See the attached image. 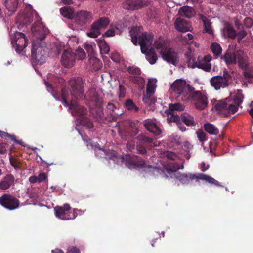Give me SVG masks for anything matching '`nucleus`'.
Instances as JSON below:
<instances>
[{
    "label": "nucleus",
    "mask_w": 253,
    "mask_h": 253,
    "mask_svg": "<svg viewBox=\"0 0 253 253\" xmlns=\"http://www.w3.org/2000/svg\"><path fill=\"white\" fill-rule=\"evenodd\" d=\"M71 89L64 87L61 89V100L63 104L69 106L72 113L79 118L85 116L87 110L84 107L79 105L77 100L83 99L84 86L82 79L80 77H74L69 80Z\"/></svg>",
    "instance_id": "nucleus-1"
},
{
    "label": "nucleus",
    "mask_w": 253,
    "mask_h": 253,
    "mask_svg": "<svg viewBox=\"0 0 253 253\" xmlns=\"http://www.w3.org/2000/svg\"><path fill=\"white\" fill-rule=\"evenodd\" d=\"M31 31L36 38V40L32 43V58L37 64L41 65L45 62L46 58V51L44 48L45 43L42 41L49 31L41 19L35 22L31 28Z\"/></svg>",
    "instance_id": "nucleus-2"
},
{
    "label": "nucleus",
    "mask_w": 253,
    "mask_h": 253,
    "mask_svg": "<svg viewBox=\"0 0 253 253\" xmlns=\"http://www.w3.org/2000/svg\"><path fill=\"white\" fill-rule=\"evenodd\" d=\"M142 28L139 27L132 28L129 31L132 43L136 45L139 41L142 53L145 55L156 54L154 48L148 49V46L152 44L153 36L151 34L147 32L142 33Z\"/></svg>",
    "instance_id": "nucleus-3"
},
{
    "label": "nucleus",
    "mask_w": 253,
    "mask_h": 253,
    "mask_svg": "<svg viewBox=\"0 0 253 253\" xmlns=\"http://www.w3.org/2000/svg\"><path fill=\"white\" fill-rule=\"evenodd\" d=\"M243 99L242 90H238L236 95L233 99L227 98L224 100L218 101L215 105V109L219 114L228 117L230 114H234L237 111Z\"/></svg>",
    "instance_id": "nucleus-4"
},
{
    "label": "nucleus",
    "mask_w": 253,
    "mask_h": 253,
    "mask_svg": "<svg viewBox=\"0 0 253 253\" xmlns=\"http://www.w3.org/2000/svg\"><path fill=\"white\" fill-rule=\"evenodd\" d=\"M171 88L177 94V98L182 101L190 100L191 95L195 91V88L183 80H176L171 86Z\"/></svg>",
    "instance_id": "nucleus-5"
},
{
    "label": "nucleus",
    "mask_w": 253,
    "mask_h": 253,
    "mask_svg": "<svg viewBox=\"0 0 253 253\" xmlns=\"http://www.w3.org/2000/svg\"><path fill=\"white\" fill-rule=\"evenodd\" d=\"M190 101L192 102L195 108L199 110L205 109L209 103L208 96L205 92L196 90L192 94Z\"/></svg>",
    "instance_id": "nucleus-6"
},
{
    "label": "nucleus",
    "mask_w": 253,
    "mask_h": 253,
    "mask_svg": "<svg viewBox=\"0 0 253 253\" xmlns=\"http://www.w3.org/2000/svg\"><path fill=\"white\" fill-rule=\"evenodd\" d=\"M109 23L108 18L103 17L94 21L91 26L89 32H87V36L90 38H95L101 34V30L107 27Z\"/></svg>",
    "instance_id": "nucleus-7"
},
{
    "label": "nucleus",
    "mask_w": 253,
    "mask_h": 253,
    "mask_svg": "<svg viewBox=\"0 0 253 253\" xmlns=\"http://www.w3.org/2000/svg\"><path fill=\"white\" fill-rule=\"evenodd\" d=\"M232 77L227 71H223V76H216L211 78L210 80L211 84L216 90L221 87L225 88L229 86Z\"/></svg>",
    "instance_id": "nucleus-8"
},
{
    "label": "nucleus",
    "mask_w": 253,
    "mask_h": 253,
    "mask_svg": "<svg viewBox=\"0 0 253 253\" xmlns=\"http://www.w3.org/2000/svg\"><path fill=\"white\" fill-rule=\"evenodd\" d=\"M122 162L129 168H143L146 164V161L141 157L133 155L126 154L122 156Z\"/></svg>",
    "instance_id": "nucleus-9"
},
{
    "label": "nucleus",
    "mask_w": 253,
    "mask_h": 253,
    "mask_svg": "<svg viewBox=\"0 0 253 253\" xmlns=\"http://www.w3.org/2000/svg\"><path fill=\"white\" fill-rule=\"evenodd\" d=\"M11 42L17 53H20L27 46L28 40L24 34L16 32L13 37L11 36Z\"/></svg>",
    "instance_id": "nucleus-10"
},
{
    "label": "nucleus",
    "mask_w": 253,
    "mask_h": 253,
    "mask_svg": "<svg viewBox=\"0 0 253 253\" xmlns=\"http://www.w3.org/2000/svg\"><path fill=\"white\" fill-rule=\"evenodd\" d=\"M0 204L9 210H14L19 207V200L10 194H4L0 197Z\"/></svg>",
    "instance_id": "nucleus-11"
},
{
    "label": "nucleus",
    "mask_w": 253,
    "mask_h": 253,
    "mask_svg": "<svg viewBox=\"0 0 253 253\" xmlns=\"http://www.w3.org/2000/svg\"><path fill=\"white\" fill-rule=\"evenodd\" d=\"M71 208L68 204H65L63 206H57L54 208L55 214L57 217L62 220L74 219L76 216L74 212H71Z\"/></svg>",
    "instance_id": "nucleus-12"
},
{
    "label": "nucleus",
    "mask_w": 253,
    "mask_h": 253,
    "mask_svg": "<svg viewBox=\"0 0 253 253\" xmlns=\"http://www.w3.org/2000/svg\"><path fill=\"white\" fill-rule=\"evenodd\" d=\"M92 19L93 15L91 12L80 10L75 13L73 22L78 26L83 27L89 23Z\"/></svg>",
    "instance_id": "nucleus-13"
},
{
    "label": "nucleus",
    "mask_w": 253,
    "mask_h": 253,
    "mask_svg": "<svg viewBox=\"0 0 253 253\" xmlns=\"http://www.w3.org/2000/svg\"><path fill=\"white\" fill-rule=\"evenodd\" d=\"M160 54L162 58L169 63L175 65L178 62L177 53L171 48L162 49L160 51Z\"/></svg>",
    "instance_id": "nucleus-14"
},
{
    "label": "nucleus",
    "mask_w": 253,
    "mask_h": 253,
    "mask_svg": "<svg viewBox=\"0 0 253 253\" xmlns=\"http://www.w3.org/2000/svg\"><path fill=\"white\" fill-rule=\"evenodd\" d=\"M83 99H84L90 106L100 105L102 103V101L99 97L96 89L93 88L89 89L85 95L84 94Z\"/></svg>",
    "instance_id": "nucleus-15"
},
{
    "label": "nucleus",
    "mask_w": 253,
    "mask_h": 253,
    "mask_svg": "<svg viewBox=\"0 0 253 253\" xmlns=\"http://www.w3.org/2000/svg\"><path fill=\"white\" fill-rule=\"evenodd\" d=\"M76 59V53L72 51L65 50L62 55L61 62L65 67L70 68L74 65Z\"/></svg>",
    "instance_id": "nucleus-16"
},
{
    "label": "nucleus",
    "mask_w": 253,
    "mask_h": 253,
    "mask_svg": "<svg viewBox=\"0 0 253 253\" xmlns=\"http://www.w3.org/2000/svg\"><path fill=\"white\" fill-rule=\"evenodd\" d=\"M188 67L191 68H195L197 67L199 69H202L206 72H210L211 69V64H202V62L200 60H196V59L191 57L188 58L187 61Z\"/></svg>",
    "instance_id": "nucleus-17"
},
{
    "label": "nucleus",
    "mask_w": 253,
    "mask_h": 253,
    "mask_svg": "<svg viewBox=\"0 0 253 253\" xmlns=\"http://www.w3.org/2000/svg\"><path fill=\"white\" fill-rule=\"evenodd\" d=\"M143 125L148 131L155 136L160 135L162 133L161 129L157 125L155 121L153 120H145L143 122Z\"/></svg>",
    "instance_id": "nucleus-18"
},
{
    "label": "nucleus",
    "mask_w": 253,
    "mask_h": 253,
    "mask_svg": "<svg viewBox=\"0 0 253 253\" xmlns=\"http://www.w3.org/2000/svg\"><path fill=\"white\" fill-rule=\"evenodd\" d=\"M106 108L110 115L109 121H117L119 116L122 114V111L119 110L116 105L111 102L108 103Z\"/></svg>",
    "instance_id": "nucleus-19"
},
{
    "label": "nucleus",
    "mask_w": 253,
    "mask_h": 253,
    "mask_svg": "<svg viewBox=\"0 0 253 253\" xmlns=\"http://www.w3.org/2000/svg\"><path fill=\"white\" fill-rule=\"evenodd\" d=\"M175 29L179 32H186L190 30L191 27L189 21L183 19L181 17L177 18L175 22Z\"/></svg>",
    "instance_id": "nucleus-20"
},
{
    "label": "nucleus",
    "mask_w": 253,
    "mask_h": 253,
    "mask_svg": "<svg viewBox=\"0 0 253 253\" xmlns=\"http://www.w3.org/2000/svg\"><path fill=\"white\" fill-rule=\"evenodd\" d=\"M195 174L175 172L171 175V178L178 180L182 184H188L190 180L194 179Z\"/></svg>",
    "instance_id": "nucleus-21"
},
{
    "label": "nucleus",
    "mask_w": 253,
    "mask_h": 253,
    "mask_svg": "<svg viewBox=\"0 0 253 253\" xmlns=\"http://www.w3.org/2000/svg\"><path fill=\"white\" fill-rule=\"evenodd\" d=\"M239 51V50H237L233 52L231 51L227 50L224 55L222 56L221 58L227 65L236 64L238 57L237 55L238 54Z\"/></svg>",
    "instance_id": "nucleus-22"
},
{
    "label": "nucleus",
    "mask_w": 253,
    "mask_h": 253,
    "mask_svg": "<svg viewBox=\"0 0 253 253\" xmlns=\"http://www.w3.org/2000/svg\"><path fill=\"white\" fill-rule=\"evenodd\" d=\"M19 4V0H5L4 5L8 10V16L12 15L17 10Z\"/></svg>",
    "instance_id": "nucleus-23"
},
{
    "label": "nucleus",
    "mask_w": 253,
    "mask_h": 253,
    "mask_svg": "<svg viewBox=\"0 0 253 253\" xmlns=\"http://www.w3.org/2000/svg\"><path fill=\"white\" fill-rule=\"evenodd\" d=\"M14 180L15 178L12 174H7L0 182V188L2 190L8 189L14 183Z\"/></svg>",
    "instance_id": "nucleus-24"
},
{
    "label": "nucleus",
    "mask_w": 253,
    "mask_h": 253,
    "mask_svg": "<svg viewBox=\"0 0 253 253\" xmlns=\"http://www.w3.org/2000/svg\"><path fill=\"white\" fill-rule=\"evenodd\" d=\"M61 14L67 19L72 20L74 21V18L75 15L74 9L71 6H64L60 9Z\"/></svg>",
    "instance_id": "nucleus-25"
},
{
    "label": "nucleus",
    "mask_w": 253,
    "mask_h": 253,
    "mask_svg": "<svg viewBox=\"0 0 253 253\" xmlns=\"http://www.w3.org/2000/svg\"><path fill=\"white\" fill-rule=\"evenodd\" d=\"M95 108L92 109V113L97 119V121L101 122L103 121L104 118V114L103 112V108L102 106V104L100 105H94Z\"/></svg>",
    "instance_id": "nucleus-26"
},
{
    "label": "nucleus",
    "mask_w": 253,
    "mask_h": 253,
    "mask_svg": "<svg viewBox=\"0 0 253 253\" xmlns=\"http://www.w3.org/2000/svg\"><path fill=\"white\" fill-rule=\"evenodd\" d=\"M179 13L181 15H183L188 18L193 17L195 14L194 8L188 6L181 7L179 10Z\"/></svg>",
    "instance_id": "nucleus-27"
},
{
    "label": "nucleus",
    "mask_w": 253,
    "mask_h": 253,
    "mask_svg": "<svg viewBox=\"0 0 253 253\" xmlns=\"http://www.w3.org/2000/svg\"><path fill=\"white\" fill-rule=\"evenodd\" d=\"M140 1L136 0H129L125 3H124V7L126 9L129 10H135L139 9L142 5Z\"/></svg>",
    "instance_id": "nucleus-28"
},
{
    "label": "nucleus",
    "mask_w": 253,
    "mask_h": 253,
    "mask_svg": "<svg viewBox=\"0 0 253 253\" xmlns=\"http://www.w3.org/2000/svg\"><path fill=\"white\" fill-rule=\"evenodd\" d=\"M204 128L205 130L210 135H217L219 133L218 129L212 124H205Z\"/></svg>",
    "instance_id": "nucleus-29"
},
{
    "label": "nucleus",
    "mask_w": 253,
    "mask_h": 253,
    "mask_svg": "<svg viewBox=\"0 0 253 253\" xmlns=\"http://www.w3.org/2000/svg\"><path fill=\"white\" fill-rule=\"evenodd\" d=\"M169 168H166L167 172L169 174L171 177V175L173 173L178 172L177 171L180 169L179 165L175 162H168L167 163Z\"/></svg>",
    "instance_id": "nucleus-30"
},
{
    "label": "nucleus",
    "mask_w": 253,
    "mask_h": 253,
    "mask_svg": "<svg viewBox=\"0 0 253 253\" xmlns=\"http://www.w3.org/2000/svg\"><path fill=\"white\" fill-rule=\"evenodd\" d=\"M224 29L226 31L228 38L234 39L237 37V32L234 29L232 25L229 22L225 23Z\"/></svg>",
    "instance_id": "nucleus-31"
},
{
    "label": "nucleus",
    "mask_w": 253,
    "mask_h": 253,
    "mask_svg": "<svg viewBox=\"0 0 253 253\" xmlns=\"http://www.w3.org/2000/svg\"><path fill=\"white\" fill-rule=\"evenodd\" d=\"M200 18L203 21L204 25V30L205 32L208 33L210 35L213 34V31L212 30L211 22L207 19V18L202 14L200 15Z\"/></svg>",
    "instance_id": "nucleus-32"
},
{
    "label": "nucleus",
    "mask_w": 253,
    "mask_h": 253,
    "mask_svg": "<svg viewBox=\"0 0 253 253\" xmlns=\"http://www.w3.org/2000/svg\"><path fill=\"white\" fill-rule=\"evenodd\" d=\"M237 55L239 67L242 69L247 68L248 64L246 57L243 56V52L241 50L239 51Z\"/></svg>",
    "instance_id": "nucleus-33"
},
{
    "label": "nucleus",
    "mask_w": 253,
    "mask_h": 253,
    "mask_svg": "<svg viewBox=\"0 0 253 253\" xmlns=\"http://www.w3.org/2000/svg\"><path fill=\"white\" fill-rule=\"evenodd\" d=\"M181 121L188 126H194L196 125L193 117L183 114L181 116Z\"/></svg>",
    "instance_id": "nucleus-34"
},
{
    "label": "nucleus",
    "mask_w": 253,
    "mask_h": 253,
    "mask_svg": "<svg viewBox=\"0 0 253 253\" xmlns=\"http://www.w3.org/2000/svg\"><path fill=\"white\" fill-rule=\"evenodd\" d=\"M81 125L85 126L87 128H92L94 125L92 121L88 118L86 116H82L81 118H78Z\"/></svg>",
    "instance_id": "nucleus-35"
},
{
    "label": "nucleus",
    "mask_w": 253,
    "mask_h": 253,
    "mask_svg": "<svg viewBox=\"0 0 253 253\" xmlns=\"http://www.w3.org/2000/svg\"><path fill=\"white\" fill-rule=\"evenodd\" d=\"M98 44L101 54H107L109 52L110 47L104 40H99Z\"/></svg>",
    "instance_id": "nucleus-36"
},
{
    "label": "nucleus",
    "mask_w": 253,
    "mask_h": 253,
    "mask_svg": "<svg viewBox=\"0 0 253 253\" xmlns=\"http://www.w3.org/2000/svg\"><path fill=\"white\" fill-rule=\"evenodd\" d=\"M184 106L180 103H170L169 104V110H168V114L174 113L175 111H183Z\"/></svg>",
    "instance_id": "nucleus-37"
},
{
    "label": "nucleus",
    "mask_w": 253,
    "mask_h": 253,
    "mask_svg": "<svg viewBox=\"0 0 253 253\" xmlns=\"http://www.w3.org/2000/svg\"><path fill=\"white\" fill-rule=\"evenodd\" d=\"M211 48L214 56L218 57L221 55L222 49L219 44L213 42L211 43Z\"/></svg>",
    "instance_id": "nucleus-38"
},
{
    "label": "nucleus",
    "mask_w": 253,
    "mask_h": 253,
    "mask_svg": "<svg viewBox=\"0 0 253 253\" xmlns=\"http://www.w3.org/2000/svg\"><path fill=\"white\" fill-rule=\"evenodd\" d=\"M0 136L1 138H4V139L10 138L12 141L16 142V143L22 145V144L23 142L22 140H17L16 139V136L14 135H11L7 132L0 131Z\"/></svg>",
    "instance_id": "nucleus-39"
},
{
    "label": "nucleus",
    "mask_w": 253,
    "mask_h": 253,
    "mask_svg": "<svg viewBox=\"0 0 253 253\" xmlns=\"http://www.w3.org/2000/svg\"><path fill=\"white\" fill-rule=\"evenodd\" d=\"M96 148L99 151V153L100 154L101 157H103L106 159L108 158L110 159H113V158L115 157L114 155L110 153L109 151L101 148L99 146H97Z\"/></svg>",
    "instance_id": "nucleus-40"
},
{
    "label": "nucleus",
    "mask_w": 253,
    "mask_h": 253,
    "mask_svg": "<svg viewBox=\"0 0 253 253\" xmlns=\"http://www.w3.org/2000/svg\"><path fill=\"white\" fill-rule=\"evenodd\" d=\"M9 160L10 164L16 170H19L21 169V163L19 159L16 158L13 156H10Z\"/></svg>",
    "instance_id": "nucleus-41"
},
{
    "label": "nucleus",
    "mask_w": 253,
    "mask_h": 253,
    "mask_svg": "<svg viewBox=\"0 0 253 253\" xmlns=\"http://www.w3.org/2000/svg\"><path fill=\"white\" fill-rule=\"evenodd\" d=\"M137 139L141 142L144 144H152L153 142V139L150 138L144 134H140L138 135Z\"/></svg>",
    "instance_id": "nucleus-42"
},
{
    "label": "nucleus",
    "mask_w": 253,
    "mask_h": 253,
    "mask_svg": "<svg viewBox=\"0 0 253 253\" xmlns=\"http://www.w3.org/2000/svg\"><path fill=\"white\" fill-rule=\"evenodd\" d=\"M125 105L127 109L129 110H134L135 112H137L139 110L138 107H137L133 101L130 99L126 100Z\"/></svg>",
    "instance_id": "nucleus-43"
},
{
    "label": "nucleus",
    "mask_w": 253,
    "mask_h": 253,
    "mask_svg": "<svg viewBox=\"0 0 253 253\" xmlns=\"http://www.w3.org/2000/svg\"><path fill=\"white\" fill-rule=\"evenodd\" d=\"M127 71L130 74L137 76L140 75L141 72L140 69L135 66H129Z\"/></svg>",
    "instance_id": "nucleus-44"
},
{
    "label": "nucleus",
    "mask_w": 253,
    "mask_h": 253,
    "mask_svg": "<svg viewBox=\"0 0 253 253\" xmlns=\"http://www.w3.org/2000/svg\"><path fill=\"white\" fill-rule=\"evenodd\" d=\"M21 17L18 18V20L24 24H27L30 23L32 21L33 17L28 14H25L23 16V20L21 19Z\"/></svg>",
    "instance_id": "nucleus-45"
},
{
    "label": "nucleus",
    "mask_w": 253,
    "mask_h": 253,
    "mask_svg": "<svg viewBox=\"0 0 253 253\" xmlns=\"http://www.w3.org/2000/svg\"><path fill=\"white\" fill-rule=\"evenodd\" d=\"M197 136L198 138V140L201 142H203L207 140V137L205 133L202 129H198L196 131Z\"/></svg>",
    "instance_id": "nucleus-46"
},
{
    "label": "nucleus",
    "mask_w": 253,
    "mask_h": 253,
    "mask_svg": "<svg viewBox=\"0 0 253 253\" xmlns=\"http://www.w3.org/2000/svg\"><path fill=\"white\" fill-rule=\"evenodd\" d=\"M76 58H78L79 60H83L85 58L86 54L83 48H78L76 50Z\"/></svg>",
    "instance_id": "nucleus-47"
},
{
    "label": "nucleus",
    "mask_w": 253,
    "mask_h": 253,
    "mask_svg": "<svg viewBox=\"0 0 253 253\" xmlns=\"http://www.w3.org/2000/svg\"><path fill=\"white\" fill-rule=\"evenodd\" d=\"M45 84L47 87L48 91L49 92H51L57 100H60L59 97L56 96V93L55 88H54L50 84H49L47 82H45Z\"/></svg>",
    "instance_id": "nucleus-48"
},
{
    "label": "nucleus",
    "mask_w": 253,
    "mask_h": 253,
    "mask_svg": "<svg viewBox=\"0 0 253 253\" xmlns=\"http://www.w3.org/2000/svg\"><path fill=\"white\" fill-rule=\"evenodd\" d=\"M169 115H171L170 117H169L168 119L169 120L170 122H173L177 123H180L181 121V117H180L177 115H175L174 113H172L171 114H169Z\"/></svg>",
    "instance_id": "nucleus-49"
},
{
    "label": "nucleus",
    "mask_w": 253,
    "mask_h": 253,
    "mask_svg": "<svg viewBox=\"0 0 253 253\" xmlns=\"http://www.w3.org/2000/svg\"><path fill=\"white\" fill-rule=\"evenodd\" d=\"M143 102L148 105H151L155 103V100L151 98L149 94H144L143 96Z\"/></svg>",
    "instance_id": "nucleus-50"
},
{
    "label": "nucleus",
    "mask_w": 253,
    "mask_h": 253,
    "mask_svg": "<svg viewBox=\"0 0 253 253\" xmlns=\"http://www.w3.org/2000/svg\"><path fill=\"white\" fill-rule=\"evenodd\" d=\"M146 58L151 64H155L158 59L157 54L146 55Z\"/></svg>",
    "instance_id": "nucleus-51"
},
{
    "label": "nucleus",
    "mask_w": 253,
    "mask_h": 253,
    "mask_svg": "<svg viewBox=\"0 0 253 253\" xmlns=\"http://www.w3.org/2000/svg\"><path fill=\"white\" fill-rule=\"evenodd\" d=\"M165 156L169 160H175L177 157V155L175 153L171 151H166L165 153Z\"/></svg>",
    "instance_id": "nucleus-52"
},
{
    "label": "nucleus",
    "mask_w": 253,
    "mask_h": 253,
    "mask_svg": "<svg viewBox=\"0 0 253 253\" xmlns=\"http://www.w3.org/2000/svg\"><path fill=\"white\" fill-rule=\"evenodd\" d=\"M154 93V85L149 82L147 85L146 94L151 95Z\"/></svg>",
    "instance_id": "nucleus-53"
},
{
    "label": "nucleus",
    "mask_w": 253,
    "mask_h": 253,
    "mask_svg": "<svg viewBox=\"0 0 253 253\" xmlns=\"http://www.w3.org/2000/svg\"><path fill=\"white\" fill-rule=\"evenodd\" d=\"M66 253H81V252L77 247L72 246L68 248Z\"/></svg>",
    "instance_id": "nucleus-54"
},
{
    "label": "nucleus",
    "mask_w": 253,
    "mask_h": 253,
    "mask_svg": "<svg viewBox=\"0 0 253 253\" xmlns=\"http://www.w3.org/2000/svg\"><path fill=\"white\" fill-rule=\"evenodd\" d=\"M207 182H208L210 184H213L216 186H221L219 182L218 181L216 180L213 178L210 177V176H208Z\"/></svg>",
    "instance_id": "nucleus-55"
},
{
    "label": "nucleus",
    "mask_w": 253,
    "mask_h": 253,
    "mask_svg": "<svg viewBox=\"0 0 253 253\" xmlns=\"http://www.w3.org/2000/svg\"><path fill=\"white\" fill-rule=\"evenodd\" d=\"M38 178V182L41 183V182H43L45 180H46V179L47 178V175L45 173L42 172V173H40L39 174Z\"/></svg>",
    "instance_id": "nucleus-56"
},
{
    "label": "nucleus",
    "mask_w": 253,
    "mask_h": 253,
    "mask_svg": "<svg viewBox=\"0 0 253 253\" xmlns=\"http://www.w3.org/2000/svg\"><path fill=\"white\" fill-rule=\"evenodd\" d=\"M136 150L137 153L140 154H144L147 152L146 148L140 144L137 145Z\"/></svg>",
    "instance_id": "nucleus-57"
},
{
    "label": "nucleus",
    "mask_w": 253,
    "mask_h": 253,
    "mask_svg": "<svg viewBox=\"0 0 253 253\" xmlns=\"http://www.w3.org/2000/svg\"><path fill=\"white\" fill-rule=\"evenodd\" d=\"M211 55H207L205 56L202 59V60H200V61H201L202 62V64L204 65H206L207 64H211V63H209L211 61Z\"/></svg>",
    "instance_id": "nucleus-58"
},
{
    "label": "nucleus",
    "mask_w": 253,
    "mask_h": 253,
    "mask_svg": "<svg viewBox=\"0 0 253 253\" xmlns=\"http://www.w3.org/2000/svg\"><path fill=\"white\" fill-rule=\"evenodd\" d=\"M247 35L246 32L243 30H241L237 33V38L238 42H240L243 38H244Z\"/></svg>",
    "instance_id": "nucleus-59"
},
{
    "label": "nucleus",
    "mask_w": 253,
    "mask_h": 253,
    "mask_svg": "<svg viewBox=\"0 0 253 253\" xmlns=\"http://www.w3.org/2000/svg\"><path fill=\"white\" fill-rule=\"evenodd\" d=\"M195 177H194V179H197L207 181L208 175L200 173L197 175L195 174Z\"/></svg>",
    "instance_id": "nucleus-60"
},
{
    "label": "nucleus",
    "mask_w": 253,
    "mask_h": 253,
    "mask_svg": "<svg viewBox=\"0 0 253 253\" xmlns=\"http://www.w3.org/2000/svg\"><path fill=\"white\" fill-rule=\"evenodd\" d=\"M114 35L115 30L113 29H109L103 34V36L106 37H109L113 36Z\"/></svg>",
    "instance_id": "nucleus-61"
},
{
    "label": "nucleus",
    "mask_w": 253,
    "mask_h": 253,
    "mask_svg": "<svg viewBox=\"0 0 253 253\" xmlns=\"http://www.w3.org/2000/svg\"><path fill=\"white\" fill-rule=\"evenodd\" d=\"M155 46L157 49H166L167 48L164 47V43L161 42H156L155 43Z\"/></svg>",
    "instance_id": "nucleus-62"
},
{
    "label": "nucleus",
    "mask_w": 253,
    "mask_h": 253,
    "mask_svg": "<svg viewBox=\"0 0 253 253\" xmlns=\"http://www.w3.org/2000/svg\"><path fill=\"white\" fill-rule=\"evenodd\" d=\"M244 71L243 72L244 75L245 77L247 79L248 78H252L253 77V75L251 72H249L247 70V68L244 69Z\"/></svg>",
    "instance_id": "nucleus-63"
},
{
    "label": "nucleus",
    "mask_w": 253,
    "mask_h": 253,
    "mask_svg": "<svg viewBox=\"0 0 253 253\" xmlns=\"http://www.w3.org/2000/svg\"><path fill=\"white\" fill-rule=\"evenodd\" d=\"M244 23L247 27H250L253 24V21L251 18H246L244 20Z\"/></svg>",
    "instance_id": "nucleus-64"
}]
</instances>
